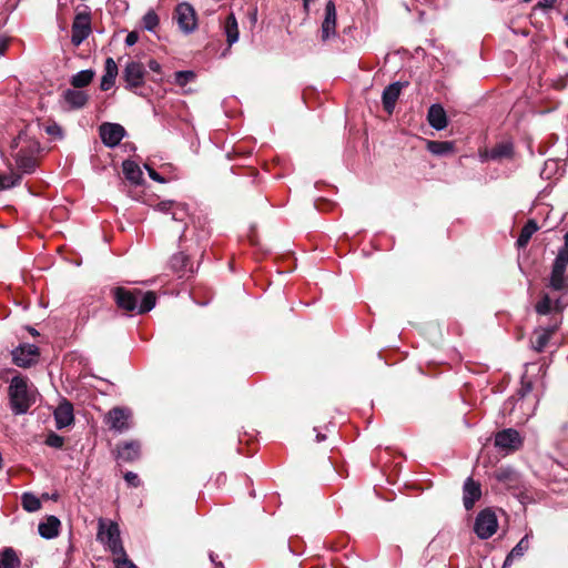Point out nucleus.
Returning a JSON list of instances; mask_svg holds the SVG:
<instances>
[{"instance_id": "obj_17", "label": "nucleus", "mask_w": 568, "mask_h": 568, "mask_svg": "<svg viewBox=\"0 0 568 568\" xmlns=\"http://www.w3.org/2000/svg\"><path fill=\"white\" fill-rule=\"evenodd\" d=\"M54 419L58 429L70 426L74 420L73 406L71 403L67 400L60 403L54 410Z\"/></svg>"}, {"instance_id": "obj_47", "label": "nucleus", "mask_w": 568, "mask_h": 568, "mask_svg": "<svg viewBox=\"0 0 568 568\" xmlns=\"http://www.w3.org/2000/svg\"><path fill=\"white\" fill-rule=\"evenodd\" d=\"M556 0H540L538 6L544 9H550L554 7Z\"/></svg>"}, {"instance_id": "obj_8", "label": "nucleus", "mask_w": 568, "mask_h": 568, "mask_svg": "<svg viewBox=\"0 0 568 568\" xmlns=\"http://www.w3.org/2000/svg\"><path fill=\"white\" fill-rule=\"evenodd\" d=\"M12 362L22 368H29L38 363L39 347L33 344H21L12 351Z\"/></svg>"}, {"instance_id": "obj_15", "label": "nucleus", "mask_w": 568, "mask_h": 568, "mask_svg": "<svg viewBox=\"0 0 568 568\" xmlns=\"http://www.w3.org/2000/svg\"><path fill=\"white\" fill-rule=\"evenodd\" d=\"M463 493L464 506L469 510L481 496L480 484L469 477L464 483Z\"/></svg>"}, {"instance_id": "obj_18", "label": "nucleus", "mask_w": 568, "mask_h": 568, "mask_svg": "<svg viewBox=\"0 0 568 568\" xmlns=\"http://www.w3.org/2000/svg\"><path fill=\"white\" fill-rule=\"evenodd\" d=\"M400 90L402 84L399 82H394L384 89L382 101L384 109L388 114L393 113L396 101L400 94Z\"/></svg>"}, {"instance_id": "obj_24", "label": "nucleus", "mask_w": 568, "mask_h": 568, "mask_svg": "<svg viewBox=\"0 0 568 568\" xmlns=\"http://www.w3.org/2000/svg\"><path fill=\"white\" fill-rule=\"evenodd\" d=\"M171 267L180 276H184L187 272H193L189 256L182 252L176 253L172 256Z\"/></svg>"}, {"instance_id": "obj_49", "label": "nucleus", "mask_w": 568, "mask_h": 568, "mask_svg": "<svg viewBox=\"0 0 568 568\" xmlns=\"http://www.w3.org/2000/svg\"><path fill=\"white\" fill-rule=\"evenodd\" d=\"M559 251L568 252V232L565 234V246L562 248H560Z\"/></svg>"}, {"instance_id": "obj_51", "label": "nucleus", "mask_w": 568, "mask_h": 568, "mask_svg": "<svg viewBox=\"0 0 568 568\" xmlns=\"http://www.w3.org/2000/svg\"><path fill=\"white\" fill-rule=\"evenodd\" d=\"M324 439H325V435L317 434V436H316V440H317V442H322V440H324Z\"/></svg>"}, {"instance_id": "obj_40", "label": "nucleus", "mask_w": 568, "mask_h": 568, "mask_svg": "<svg viewBox=\"0 0 568 568\" xmlns=\"http://www.w3.org/2000/svg\"><path fill=\"white\" fill-rule=\"evenodd\" d=\"M63 437L58 434L51 433L45 439V444L53 448H61L63 446Z\"/></svg>"}, {"instance_id": "obj_38", "label": "nucleus", "mask_w": 568, "mask_h": 568, "mask_svg": "<svg viewBox=\"0 0 568 568\" xmlns=\"http://www.w3.org/2000/svg\"><path fill=\"white\" fill-rule=\"evenodd\" d=\"M551 298L548 294H544L541 300L536 304V312L541 315H546L551 311Z\"/></svg>"}, {"instance_id": "obj_28", "label": "nucleus", "mask_w": 568, "mask_h": 568, "mask_svg": "<svg viewBox=\"0 0 568 568\" xmlns=\"http://www.w3.org/2000/svg\"><path fill=\"white\" fill-rule=\"evenodd\" d=\"M529 541L528 536L526 535L520 539V541L511 549V551L507 555L503 568H507L511 566L513 561L517 558H520L528 549Z\"/></svg>"}, {"instance_id": "obj_19", "label": "nucleus", "mask_w": 568, "mask_h": 568, "mask_svg": "<svg viewBox=\"0 0 568 568\" xmlns=\"http://www.w3.org/2000/svg\"><path fill=\"white\" fill-rule=\"evenodd\" d=\"M64 103L69 106V109H81L83 108L89 97L84 91L68 89L62 94Z\"/></svg>"}, {"instance_id": "obj_25", "label": "nucleus", "mask_w": 568, "mask_h": 568, "mask_svg": "<svg viewBox=\"0 0 568 568\" xmlns=\"http://www.w3.org/2000/svg\"><path fill=\"white\" fill-rule=\"evenodd\" d=\"M223 28H224V32H225L226 41H227L229 45H232L235 42H237L240 32H239L237 20L235 18L234 13L231 12L226 17Z\"/></svg>"}, {"instance_id": "obj_30", "label": "nucleus", "mask_w": 568, "mask_h": 568, "mask_svg": "<svg viewBox=\"0 0 568 568\" xmlns=\"http://www.w3.org/2000/svg\"><path fill=\"white\" fill-rule=\"evenodd\" d=\"M537 230H538L537 223L532 220L528 221L521 229L520 234L517 239L518 247H525Z\"/></svg>"}, {"instance_id": "obj_39", "label": "nucleus", "mask_w": 568, "mask_h": 568, "mask_svg": "<svg viewBox=\"0 0 568 568\" xmlns=\"http://www.w3.org/2000/svg\"><path fill=\"white\" fill-rule=\"evenodd\" d=\"M115 568H138L129 558L126 552L124 555H115L113 559Z\"/></svg>"}, {"instance_id": "obj_2", "label": "nucleus", "mask_w": 568, "mask_h": 568, "mask_svg": "<svg viewBox=\"0 0 568 568\" xmlns=\"http://www.w3.org/2000/svg\"><path fill=\"white\" fill-rule=\"evenodd\" d=\"M8 395L11 410L16 415L26 414L36 400L34 392L28 385V378L21 375L12 377Z\"/></svg>"}, {"instance_id": "obj_48", "label": "nucleus", "mask_w": 568, "mask_h": 568, "mask_svg": "<svg viewBox=\"0 0 568 568\" xmlns=\"http://www.w3.org/2000/svg\"><path fill=\"white\" fill-rule=\"evenodd\" d=\"M210 560L214 565V568H224L223 564L221 561L215 560V555L213 552L210 554Z\"/></svg>"}, {"instance_id": "obj_44", "label": "nucleus", "mask_w": 568, "mask_h": 568, "mask_svg": "<svg viewBox=\"0 0 568 568\" xmlns=\"http://www.w3.org/2000/svg\"><path fill=\"white\" fill-rule=\"evenodd\" d=\"M139 40V36L136 32L132 31L130 32L125 38L126 45L131 47L134 45Z\"/></svg>"}, {"instance_id": "obj_29", "label": "nucleus", "mask_w": 568, "mask_h": 568, "mask_svg": "<svg viewBox=\"0 0 568 568\" xmlns=\"http://www.w3.org/2000/svg\"><path fill=\"white\" fill-rule=\"evenodd\" d=\"M94 74V71L91 69L82 70L71 77L70 83L75 89L84 88L91 83Z\"/></svg>"}, {"instance_id": "obj_54", "label": "nucleus", "mask_w": 568, "mask_h": 568, "mask_svg": "<svg viewBox=\"0 0 568 568\" xmlns=\"http://www.w3.org/2000/svg\"><path fill=\"white\" fill-rule=\"evenodd\" d=\"M21 139H22V135H21V134H20V135H18V141H16V142H14L16 146H18V145H19V141H20Z\"/></svg>"}, {"instance_id": "obj_37", "label": "nucleus", "mask_w": 568, "mask_h": 568, "mask_svg": "<svg viewBox=\"0 0 568 568\" xmlns=\"http://www.w3.org/2000/svg\"><path fill=\"white\" fill-rule=\"evenodd\" d=\"M495 477L499 481L510 483L516 479V473L510 468H499L496 470Z\"/></svg>"}, {"instance_id": "obj_42", "label": "nucleus", "mask_w": 568, "mask_h": 568, "mask_svg": "<svg viewBox=\"0 0 568 568\" xmlns=\"http://www.w3.org/2000/svg\"><path fill=\"white\" fill-rule=\"evenodd\" d=\"M124 479L130 486L138 487L140 485L139 476L133 471H126Z\"/></svg>"}, {"instance_id": "obj_11", "label": "nucleus", "mask_w": 568, "mask_h": 568, "mask_svg": "<svg viewBox=\"0 0 568 568\" xmlns=\"http://www.w3.org/2000/svg\"><path fill=\"white\" fill-rule=\"evenodd\" d=\"M131 410L122 407L112 408L105 416V423L115 432L123 433L130 428Z\"/></svg>"}, {"instance_id": "obj_45", "label": "nucleus", "mask_w": 568, "mask_h": 568, "mask_svg": "<svg viewBox=\"0 0 568 568\" xmlns=\"http://www.w3.org/2000/svg\"><path fill=\"white\" fill-rule=\"evenodd\" d=\"M9 47V41L6 38L0 37V57L6 53Z\"/></svg>"}, {"instance_id": "obj_6", "label": "nucleus", "mask_w": 568, "mask_h": 568, "mask_svg": "<svg viewBox=\"0 0 568 568\" xmlns=\"http://www.w3.org/2000/svg\"><path fill=\"white\" fill-rule=\"evenodd\" d=\"M145 74L146 70L142 62L134 60L129 61L122 71L125 89L132 91L143 87Z\"/></svg>"}, {"instance_id": "obj_53", "label": "nucleus", "mask_w": 568, "mask_h": 568, "mask_svg": "<svg viewBox=\"0 0 568 568\" xmlns=\"http://www.w3.org/2000/svg\"><path fill=\"white\" fill-rule=\"evenodd\" d=\"M4 174H0V187L2 189V183L4 181Z\"/></svg>"}, {"instance_id": "obj_26", "label": "nucleus", "mask_w": 568, "mask_h": 568, "mask_svg": "<svg viewBox=\"0 0 568 568\" xmlns=\"http://www.w3.org/2000/svg\"><path fill=\"white\" fill-rule=\"evenodd\" d=\"M21 560L11 547H6L0 551V568H20Z\"/></svg>"}, {"instance_id": "obj_22", "label": "nucleus", "mask_w": 568, "mask_h": 568, "mask_svg": "<svg viewBox=\"0 0 568 568\" xmlns=\"http://www.w3.org/2000/svg\"><path fill=\"white\" fill-rule=\"evenodd\" d=\"M118 73L119 69L115 61L112 58H108L105 60L104 74L100 83V88L102 91H108L113 87Z\"/></svg>"}, {"instance_id": "obj_7", "label": "nucleus", "mask_w": 568, "mask_h": 568, "mask_svg": "<svg viewBox=\"0 0 568 568\" xmlns=\"http://www.w3.org/2000/svg\"><path fill=\"white\" fill-rule=\"evenodd\" d=\"M497 527L498 521L495 513L490 509H484L476 517L474 530L480 539H488L496 532Z\"/></svg>"}, {"instance_id": "obj_5", "label": "nucleus", "mask_w": 568, "mask_h": 568, "mask_svg": "<svg viewBox=\"0 0 568 568\" xmlns=\"http://www.w3.org/2000/svg\"><path fill=\"white\" fill-rule=\"evenodd\" d=\"M174 20L179 29L185 34L192 33L197 28L196 12L187 2H181L175 7Z\"/></svg>"}, {"instance_id": "obj_20", "label": "nucleus", "mask_w": 568, "mask_h": 568, "mask_svg": "<svg viewBox=\"0 0 568 568\" xmlns=\"http://www.w3.org/2000/svg\"><path fill=\"white\" fill-rule=\"evenodd\" d=\"M427 120L432 128L443 130L447 126V116L440 104H433L428 109Z\"/></svg>"}, {"instance_id": "obj_10", "label": "nucleus", "mask_w": 568, "mask_h": 568, "mask_svg": "<svg viewBox=\"0 0 568 568\" xmlns=\"http://www.w3.org/2000/svg\"><path fill=\"white\" fill-rule=\"evenodd\" d=\"M523 438L520 434L513 428L500 430L495 436V446L501 450L514 452L521 447Z\"/></svg>"}, {"instance_id": "obj_9", "label": "nucleus", "mask_w": 568, "mask_h": 568, "mask_svg": "<svg viewBox=\"0 0 568 568\" xmlns=\"http://www.w3.org/2000/svg\"><path fill=\"white\" fill-rule=\"evenodd\" d=\"M125 129L118 123L105 122L99 126V134L104 145L114 148L125 136Z\"/></svg>"}, {"instance_id": "obj_27", "label": "nucleus", "mask_w": 568, "mask_h": 568, "mask_svg": "<svg viewBox=\"0 0 568 568\" xmlns=\"http://www.w3.org/2000/svg\"><path fill=\"white\" fill-rule=\"evenodd\" d=\"M140 456V445L136 442L125 443L119 447L118 458L123 462H133Z\"/></svg>"}, {"instance_id": "obj_12", "label": "nucleus", "mask_w": 568, "mask_h": 568, "mask_svg": "<svg viewBox=\"0 0 568 568\" xmlns=\"http://www.w3.org/2000/svg\"><path fill=\"white\" fill-rule=\"evenodd\" d=\"M38 150V144L32 143L29 145L27 150L20 149L19 152L16 155V163L18 169L22 173L30 174L32 173L37 168V160L34 156L36 151Z\"/></svg>"}, {"instance_id": "obj_4", "label": "nucleus", "mask_w": 568, "mask_h": 568, "mask_svg": "<svg viewBox=\"0 0 568 568\" xmlns=\"http://www.w3.org/2000/svg\"><path fill=\"white\" fill-rule=\"evenodd\" d=\"M568 252L559 251L551 267L548 286L557 292H568Z\"/></svg>"}, {"instance_id": "obj_32", "label": "nucleus", "mask_w": 568, "mask_h": 568, "mask_svg": "<svg viewBox=\"0 0 568 568\" xmlns=\"http://www.w3.org/2000/svg\"><path fill=\"white\" fill-rule=\"evenodd\" d=\"M513 144L511 143H500L496 145L489 152V159L491 160H501L505 158H510L513 155Z\"/></svg>"}, {"instance_id": "obj_36", "label": "nucleus", "mask_w": 568, "mask_h": 568, "mask_svg": "<svg viewBox=\"0 0 568 568\" xmlns=\"http://www.w3.org/2000/svg\"><path fill=\"white\" fill-rule=\"evenodd\" d=\"M143 27L148 31H153L159 24V17L154 11H148L143 17Z\"/></svg>"}, {"instance_id": "obj_16", "label": "nucleus", "mask_w": 568, "mask_h": 568, "mask_svg": "<svg viewBox=\"0 0 568 568\" xmlns=\"http://www.w3.org/2000/svg\"><path fill=\"white\" fill-rule=\"evenodd\" d=\"M336 29V8L333 1H328L325 7V18L322 23V39L325 41L335 36Z\"/></svg>"}, {"instance_id": "obj_13", "label": "nucleus", "mask_w": 568, "mask_h": 568, "mask_svg": "<svg viewBox=\"0 0 568 568\" xmlns=\"http://www.w3.org/2000/svg\"><path fill=\"white\" fill-rule=\"evenodd\" d=\"M91 27L87 16L78 14L72 24L71 41L74 45H80L90 34Z\"/></svg>"}, {"instance_id": "obj_35", "label": "nucleus", "mask_w": 568, "mask_h": 568, "mask_svg": "<svg viewBox=\"0 0 568 568\" xmlns=\"http://www.w3.org/2000/svg\"><path fill=\"white\" fill-rule=\"evenodd\" d=\"M195 79L193 71H178L174 73V83L179 87H185Z\"/></svg>"}, {"instance_id": "obj_31", "label": "nucleus", "mask_w": 568, "mask_h": 568, "mask_svg": "<svg viewBox=\"0 0 568 568\" xmlns=\"http://www.w3.org/2000/svg\"><path fill=\"white\" fill-rule=\"evenodd\" d=\"M427 149L435 155H445L454 150V144L449 141H429Z\"/></svg>"}, {"instance_id": "obj_3", "label": "nucleus", "mask_w": 568, "mask_h": 568, "mask_svg": "<svg viewBox=\"0 0 568 568\" xmlns=\"http://www.w3.org/2000/svg\"><path fill=\"white\" fill-rule=\"evenodd\" d=\"M97 539L104 544L113 556L124 555V548L120 538L118 524L113 521L106 523L103 519H99Z\"/></svg>"}, {"instance_id": "obj_1", "label": "nucleus", "mask_w": 568, "mask_h": 568, "mask_svg": "<svg viewBox=\"0 0 568 568\" xmlns=\"http://www.w3.org/2000/svg\"><path fill=\"white\" fill-rule=\"evenodd\" d=\"M113 296L116 305L126 312H136L144 314L150 312L156 302V296L153 292H142L141 290H128L124 287H115Z\"/></svg>"}, {"instance_id": "obj_41", "label": "nucleus", "mask_w": 568, "mask_h": 568, "mask_svg": "<svg viewBox=\"0 0 568 568\" xmlns=\"http://www.w3.org/2000/svg\"><path fill=\"white\" fill-rule=\"evenodd\" d=\"M4 178L7 179H4L2 183V189L16 186L20 183L21 180V175L17 173L4 174Z\"/></svg>"}, {"instance_id": "obj_50", "label": "nucleus", "mask_w": 568, "mask_h": 568, "mask_svg": "<svg viewBox=\"0 0 568 568\" xmlns=\"http://www.w3.org/2000/svg\"><path fill=\"white\" fill-rule=\"evenodd\" d=\"M555 310H557V311H559V312L562 310V306H561V304H560V301H559V300H557V301H556V303H555Z\"/></svg>"}, {"instance_id": "obj_21", "label": "nucleus", "mask_w": 568, "mask_h": 568, "mask_svg": "<svg viewBox=\"0 0 568 568\" xmlns=\"http://www.w3.org/2000/svg\"><path fill=\"white\" fill-rule=\"evenodd\" d=\"M61 521L55 516H48L38 526L40 536L44 539H52L59 535Z\"/></svg>"}, {"instance_id": "obj_52", "label": "nucleus", "mask_w": 568, "mask_h": 568, "mask_svg": "<svg viewBox=\"0 0 568 568\" xmlns=\"http://www.w3.org/2000/svg\"><path fill=\"white\" fill-rule=\"evenodd\" d=\"M303 1H304V8H305V10H308V6H310V2H311L312 0H303Z\"/></svg>"}, {"instance_id": "obj_34", "label": "nucleus", "mask_w": 568, "mask_h": 568, "mask_svg": "<svg viewBox=\"0 0 568 568\" xmlns=\"http://www.w3.org/2000/svg\"><path fill=\"white\" fill-rule=\"evenodd\" d=\"M158 209L162 212H172L173 220H183L184 207L176 205L173 202H161L158 204Z\"/></svg>"}, {"instance_id": "obj_33", "label": "nucleus", "mask_w": 568, "mask_h": 568, "mask_svg": "<svg viewBox=\"0 0 568 568\" xmlns=\"http://www.w3.org/2000/svg\"><path fill=\"white\" fill-rule=\"evenodd\" d=\"M21 504L23 509L28 513H34L41 508L40 499L32 493H23Z\"/></svg>"}, {"instance_id": "obj_46", "label": "nucleus", "mask_w": 568, "mask_h": 568, "mask_svg": "<svg viewBox=\"0 0 568 568\" xmlns=\"http://www.w3.org/2000/svg\"><path fill=\"white\" fill-rule=\"evenodd\" d=\"M149 68L153 72H160L161 71V64L155 60H150L148 63Z\"/></svg>"}, {"instance_id": "obj_14", "label": "nucleus", "mask_w": 568, "mask_h": 568, "mask_svg": "<svg viewBox=\"0 0 568 568\" xmlns=\"http://www.w3.org/2000/svg\"><path fill=\"white\" fill-rule=\"evenodd\" d=\"M558 329V324L548 327H538L534 331L531 346L536 352H542L548 345L552 334Z\"/></svg>"}, {"instance_id": "obj_43", "label": "nucleus", "mask_w": 568, "mask_h": 568, "mask_svg": "<svg viewBox=\"0 0 568 568\" xmlns=\"http://www.w3.org/2000/svg\"><path fill=\"white\" fill-rule=\"evenodd\" d=\"M144 166H145V169H146V171L149 173V176L152 180H154V181H156L159 183H164L165 182L164 178H162L154 169H152L148 164H145Z\"/></svg>"}, {"instance_id": "obj_23", "label": "nucleus", "mask_w": 568, "mask_h": 568, "mask_svg": "<svg viewBox=\"0 0 568 568\" xmlns=\"http://www.w3.org/2000/svg\"><path fill=\"white\" fill-rule=\"evenodd\" d=\"M123 173L126 180L133 184H141L143 181V172L141 168L131 160H126L122 164Z\"/></svg>"}]
</instances>
